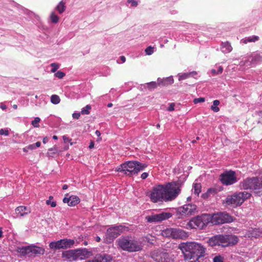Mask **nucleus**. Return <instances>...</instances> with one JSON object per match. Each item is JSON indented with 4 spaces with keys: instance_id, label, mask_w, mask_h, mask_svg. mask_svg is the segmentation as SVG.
I'll list each match as a JSON object with an SVG mask.
<instances>
[{
    "instance_id": "6e6d98bb",
    "label": "nucleus",
    "mask_w": 262,
    "mask_h": 262,
    "mask_svg": "<svg viewBox=\"0 0 262 262\" xmlns=\"http://www.w3.org/2000/svg\"><path fill=\"white\" fill-rule=\"evenodd\" d=\"M28 149L30 150H33L35 148V146L34 144H31L27 146Z\"/></svg>"
},
{
    "instance_id": "b1692460",
    "label": "nucleus",
    "mask_w": 262,
    "mask_h": 262,
    "mask_svg": "<svg viewBox=\"0 0 262 262\" xmlns=\"http://www.w3.org/2000/svg\"><path fill=\"white\" fill-rule=\"evenodd\" d=\"M66 8V3L63 1H61L56 7L55 9L59 14H62L65 11Z\"/></svg>"
},
{
    "instance_id": "473e14b6",
    "label": "nucleus",
    "mask_w": 262,
    "mask_h": 262,
    "mask_svg": "<svg viewBox=\"0 0 262 262\" xmlns=\"http://www.w3.org/2000/svg\"><path fill=\"white\" fill-rule=\"evenodd\" d=\"M60 99L59 97L57 95H53L51 97V101L52 103L57 104L60 102Z\"/></svg>"
},
{
    "instance_id": "37998d69",
    "label": "nucleus",
    "mask_w": 262,
    "mask_h": 262,
    "mask_svg": "<svg viewBox=\"0 0 262 262\" xmlns=\"http://www.w3.org/2000/svg\"><path fill=\"white\" fill-rule=\"evenodd\" d=\"M205 101V98L203 97H200L198 98L194 99L193 102L194 104H197L200 102H203Z\"/></svg>"
},
{
    "instance_id": "ddd939ff",
    "label": "nucleus",
    "mask_w": 262,
    "mask_h": 262,
    "mask_svg": "<svg viewBox=\"0 0 262 262\" xmlns=\"http://www.w3.org/2000/svg\"><path fill=\"white\" fill-rule=\"evenodd\" d=\"M221 181L222 184L229 185H232L237 181V178L235 176V172L232 170H229L221 175Z\"/></svg>"
},
{
    "instance_id": "c85d7f7f",
    "label": "nucleus",
    "mask_w": 262,
    "mask_h": 262,
    "mask_svg": "<svg viewBox=\"0 0 262 262\" xmlns=\"http://www.w3.org/2000/svg\"><path fill=\"white\" fill-rule=\"evenodd\" d=\"M229 245L236 244L238 242V237L235 235H228Z\"/></svg>"
},
{
    "instance_id": "20e7f679",
    "label": "nucleus",
    "mask_w": 262,
    "mask_h": 262,
    "mask_svg": "<svg viewBox=\"0 0 262 262\" xmlns=\"http://www.w3.org/2000/svg\"><path fill=\"white\" fill-rule=\"evenodd\" d=\"M92 255V251L87 249H77L64 251L62 253V257L64 260L73 261L78 260H83Z\"/></svg>"
},
{
    "instance_id": "f3484780",
    "label": "nucleus",
    "mask_w": 262,
    "mask_h": 262,
    "mask_svg": "<svg viewBox=\"0 0 262 262\" xmlns=\"http://www.w3.org/2000/svg\"><path fill=\"white\" fill-rule=\"evenodd\" d=\"M188 236V233L184 230L179 228H173L172 238L184 239Z\"/></svg>"
},
{
    "instance_id": "c756f323",
    "label": "nucleus",
    "mask_w": 262,
    "mask_h": 262,
    "mask_svg": "<svg viewBox=\"0 0 262 262\" xmlns=\"http://www.w3.org/2000/svg\"><path fill=\"white\" fill-rule=\"evenodd\" d=\"M223 52H229L232 50V47L228 42H224L222 43Z\"/></svg>"
},
{
    "instance_id": "7ed1b4c3",
    "label": "nucleus",
    "mask_w": 262,
    "mask_h": 262,
    "mask_svg": "<svg viewBox=\"0 0 262 262\" xmlns=\"http://www.w3.org/2000/svg\"><path fill=\"white\" fill-rule=\"evenodd\" d=\"M116 243L120 249L129 252L141 251L143 247L140 242L129 235L121 236L116 241Z\"/></svg>"
},
{
    "instance_id": "774afa93",
    "label": "nucleus",
    "mask_w": 262,
    "mask_h": 262,
    "mask_svg": "<svg viewBox=\"0 0 262 262\" xmlns=\"http://www.w3.org/2000/svg\"><path fill=\"white\" fill-rule=\"evenodd\" d=\"M95 134L97 136H100L101 135L100 132L98 130H96Z\"/></svg>"
},
{
    "instance_id": "bb28decb",
    "label": "nucleus",
    "mask_w": 262,
    "mask_h": 262,
    "mask_svg": "<svg viewBox=\"0 0 262 262\" xmlns=\"http://www.w3.org/2000/svg\"><path fill=\"white\" fill-rule=\"evenodd\" d=\"M259 40V37L257 36H253L245 38L243 40L244 43H247L248 42H255Z\"/></svg>"
},
{
    "instance_id": "a19ab883",
    "label": "nucleus",
    "mask_w": 262,
    "mask_h": 262,
    "mask_svg": "<svg viewBox=\"0 0 262 262\" xmlns=\"http://www.w3.org/2000/svg\"><path fill=\"white\" fill-rule=\"evenodd\" d=\"M51 66L52 67L51 69V72L55 73L57 69L59 68V64L56 63H52L51 64Z\"/></svg>"
},
{
    "instance_id": "338daca9",
    "label": "nucleus",
    "mask_w": 262,
    "mask_h": 262,
    "mask_svg": "<svg viewBox=\"0 0 262 262\" xmlns=\"http://www.w3.org/2000/svg\"><path fill=\"white\" fill-rule=\"evenodd\" d=\"M68 186L67 185H66V184L63 185V186H62V189L63 190L67 189H68Z\"/></svg>"
},
{
    "instance_id": "0e129e2a",
    "label": "nucleus",
    "mask_w": 262,
    "mask_h": 262,
    "mask_svg": "<svg viewBox=\"0 0 262 262\" xmlns=\"http://www.w3.org/2000/svg\"><path fill=\"white\" fill-rule=\"evenodd\" d=\"M1 108L2 110H6V109L7 108V106H6V105H5V104H2L1 105Z\"/></svg>"
},
{
    "instance_id": "052dcab7",
    "label": "nucleus",
    "mask_w": 262,
    "mask_h": 262,
    "mask_svg": "<svg viewBox=\"0 0 262 262\" xmlns=\"http://www.w3.org/2000/svg\"><path fill=\"white\" fill-rule=\"evenodd\" d=\"M85 262H97L96 260V257L95 256L93 259L86 260Z\"/></svg>"
},
{
    "instance_id": "69168bd1",
    "label": "nucleus",
    "mask_w": 262,
    "mask_h": 262,
    "mask_svg": "<svg viewBox=\"0 0 262 262\" xmlns=\"http://www.w3.org/2000/svg\"><path fill=\"white\" fill-rule=\"evenodd\" d=\"M3 235V232L2 231V229L1 228H0V238L1 237H2Z\"/></svg>"
},
{
    "instance_id": "4be33fe9",
    "label": "nucleus",
    "mask_w": 262,
    "mask_h": 262,
    "mask_svg": "<svg viewBox=\"0 0 262 262\" xmlns=\"http://www.w3.org/2000/svg\"><path fill=\"white\" fill-rule=\"evenodd\" d=\"M96 260L97 262H112V258L107 255H96Z\"/></svg>"
},
{
    "instance_id": "49530a36",
    "label": "nucleus",
    "mask_w": 262,
    "mask_h": 262,
    "mask_svg": "<svg viewBox=\"0 0 262 262\" xmlns=\"http://www.w3.org/2000/svg\"><path fill=\"white\" fill-rule=\"evenodd\" d=\"M208 193L211 195H213L216 193V190L215 188H209L207 190Z\"/></svg>"
},
{
    "instance_id": "6ab92c4d",
    "label": "nucleus",
    "mask_w": 262,
    "mask_h": 262,
    "mask_svg": "<svg viewBox=\"0 0 262 262\" xmlns=\"http://www.w3.org/2000/svg\"><path fill=\"white\" fill-rule=\"evenodd\" d=\"M15 212L18 216L22 217L30 213L31 211L27 207L21 206L16 208Z\"/></svg>"
},
{
    "instance_id": "1a4fd4ad",
    "label": "nucleus",
    "mask_w": 262,
    "mask_h": 262,
    "mask_svg": "<svg viewBox=\"0 0 262 262\" xmlns=\"http://www.w3.org/2000/svg\"><path fill=\"white\" fill-rule=\"evenodd\" d=\"M125 228L122 225L112 226L108 228L105 234L106 241L108 243H111L123 232Z\"/></svg>"
},
{
    "instance_id": "79ce46f5",
    "label": "nucleus",
    "mask_w": 262,
    "mask_h": 262,
    "mask_svg": "<svg viewBox=\"0 0 262 262\" xmlns=\"http://www.w3.org/2000/svg\"><path fill=\"white\" fill-rule=\"evenodd\" d=\"M213 262H224V258L221 255L216 256L213 258Z\"/></svg>"
},
{
    "instance_id": "4c0bfd02",
    "label": "nucleus",
    "mask_w": 262,
    "mask_h": 262,
    "mask_svg": "<svg viewBox=\"0 0 262 262\" xmlns=\"http://www.w3.org/2000/svg\"><path fill=\"white\" fill-rule=\"evenodd\" d=\"M145 52L146 55H150L154 53V47L151 46L148 47L145 50Z\"/></svg>"
},
{
    "instance_id": "8fccbe9b",
    "label": "nucleus",
    "mask_w": 262,
    "mask_h": 262,
    "mask_svg": "<svg viewBox=\"0 0 262 262\" xmlns=\"http://www.w3.org/2000/svg\"><path fill=\"white\" fill-rule=\"evenodd\" d=\"M80 113H74L72 114V117L74 119H78L80 116Z\"/></svg>"
},
{
    "instance_id": "dca6fc26",
    "label": "nucleus",
    "mask_w": 262,
    "mask_h": 262,
    "mask_svg": "<svg viewBox=\"0 0 262 262\" xmlns=\"http://www.w3.org/2000/svg\"><path fill=\"white\" fill-rule=\"evenodd\" d=\"M251 194L247 191L239 192L233 194L236 202V207L241 206L244 202L250 198Z\"/></svg>"
},
{
    "instance_id": "c9c22d12",
    "label": "nucleus",
    "mask_w": 262,
    "mask_h": 262,
    "mask_svg": "<svg viewBox=\"0 0 262 262\" xmlns=\"http://www.w3.org/2000/svg\"><path fill=\"white\" fill-rule=\"evenodd\" d=\"M53 199V197L52 196H50L49 200L46 201V204L48 205H50L52 207H55L56 206V203L54 201L52 202Z\"/></svg>"
},
{
    "instance_id": "603ef678",
    "label": "nucleus",
    "mask_w": 262,
    "mask_h": 262,
    "mask_svg": "<svg viewBox=\"0 0 262 262\" xmlns=\"http://www.w3.org/2000/svg\"><path fill=\"white\" fill-rule=\"evenodd\" d=\"M63 140L64 142H70L71 141V139H69L68 137L66 136H63Z\"/></svg>"
},
{
    "instance_id": "f03ea898",
    "label": "nucleus",
    "mask_w": 262,
    "mask_h": 262,
    "mask_svg": "<svg viewBox=\"0 0 262 262\" xmlns=\"http://www.w3.org/2000/svg\"><path fill=\"white\" fill-rule=\"evenodd\" d=\"M184 258L189 262H200V258L205 256L206 249L201 244L196 242H187L180 246Z\"/></svg>"
},
{
    "instance_id": "4d7b16f0",
    "label": "nucleus",
    "mask_w": 262,
    "mask_h": 262,
    "mask_svg": "<svg viewBox=\"0 0 262 262\" xmlns=\"http://www.w3.org/2000/svg\"><path fill=\"white\" fill-rule=\"evenodd\" d=\"M223 71V68L222 67H219L216 74H221Z\"/></svg>"
},
{
    "instance_id": "a18cd8bd",
    "label": "nucleus",
    "mask_w": 262,
    "mask_h": 262,
    "mask_svg": "<svg viewBox=\"0 0 262 262\" xmlns=\"http://www.w3.org/2000/svg\"><path fill=\"white\" fill-rule=\"evenodd\" d=\"M261 56H260V55L258 54H256L253 57L252 61L260 60L261 59Z\"/></svg>"
},
{
    "instance_id": "f257e3e1",
    "label": "nucleus",
    "mask_w": 262,
    "mask_h": 262,
    "mask_svg": "<svg viewBox=\"0 0 262 262\" xmlns=\"http://www.w3.org/2000/svg\"><path fill=\"white\" fill-rule=\"evenodd\" d=\"M181 184L176 182L159 185L153 187L150 199L152 202H169L176 199L181 191Z\"/></svg>"
},
{
    "instance_id": "39448f33",
    "label": "nucleus",
    "mask_w": 262,
    "mask_h": 262,
    "mask_svg": "<svg viewBox=\"0 0 262 262\" xmlns=\"http://www.w3.org/2000/svg\"><path fill=\"white\" fill-rule=\"evenodd\" d=\"M146 167L147 165L144 163L137 161H128L120 165L117 170L122 172L127 176H132L144 170Z\"/></svg>"
},
{
    "instance_id": "412c9836",
    "label": "nucleus",
    "mask_w": 262,
    "mask_h": 262,
    "mask_svg": "<svg viewBox=\"0 0 262 262\" xmlns=\"http://www.w3.org/2000/svg\"><path fill=\"white\" fill-rule=\"evenodd\" d=\"M223 203L226 205L236 206L235 199V198L233 197V194L227 196V198L223 201Z\"/></svg>"
},
{
    "instance_id": "3c124183",
    "label": "nucleus",
    "mask_w": 262,
    "mask_h": 262,
    "mask_svg": "<svg viewBox=\"0 0 262 262\" xmlns=\"http://www.w3.org/2000/svg\"><path fill=\"white\" fill-rule=\"evenodd\" d=\"M148 176V173L147 172H143L141 176V178L144 180V179H145Z\"/></svg>"
},
{
    "instance_id": "2f4dec72",
    "label": "nucleus",
    "mask_w": 262,
    "mask_h": 262,
    "mask_svg": "<svg viewBox=\"0 0 262 262\" xmlns=\"http://www.w3.org/2000/svg\"><path fill=\"white\" fill-rule=\"evenodd\" d=\"M201 185L200 183H196L193 186V192L196 195H199L201 192Z\"/></svg>"
},
{
    "instance_id": "864d4df0",
    "label": "nucleus",
    "mask_w": 262,
    "mask_h": 262,
    "mask_svg": "<svg viewBox=\"0 0 262 262\" xmlns=\"http://www.w3.org/2000/svg\"><path fill=\"white\" fill-rule=\"evenodd\" d=\"M257 230H253V232L252 233V236L256 237L257 236H259V234L257 233Z\"/></svg>"
},
{
    "instance_id": "393cba45",
    "label": "nucleus",
    "mask_w": 262,
    "mask_h": 262,
    "mask_svg": "<svg viewBox=\"0 0 262 262\" xmlns=\"http://www.w3.org/2000/svg\"><path fill=\"white\" fill-rule=\"evenodd\" d=\"M173 228H166L162 232V235L163 236L172 238Z\"/></svg>"
},
{
    "instance_id": "6e6552de",
    "label": "nucleus",
    "mask_w": 262,
    "mask_h": 262,
    "mask_svg": "<svg viewBox=\"0 0 262 262\" xmlns=\"http://www.w3.org/2000/svg\"><path fill=\"white\" fill-rule=\"evenodd\" d=\"M16 251L19 253L20 256H30L32 254H41L45 253V250L43 248L37 247L35 245H30L27 246L17 247Z\"/></svg>"
},
{
    "instance_id": "de8ad7c7",
    "label": "nucleus",
    "mask_w": 262,
    "mask_h": 262,
    "mask_svg": "<svg viewBox=\"0 0 262 262\" xmlns=\"http://www.w3.org/2000/svg\"><path fill=\"white\" fill-rule=\"evenodd\" d=\"M174 106H175L174 103H170L169 106L167 108V110L170 112L174 111Z\"/></svg>"
},
{
    "instance_id": "9b49d317",
    "label": "nucleus",
    "mask_w": 262,
    "mask_h": 262,
    "mask_svg": "<svg viewBox=\"0 0 262 262\" xmlns=\"http://www.w3.org/2000/svg\"><path fill=\"white\" fill-rule=\"evenodd\" d=\"M210 222L214 224H222L233 221L232 217L226 212H219L210 215Z\"/></svg>"
},
{
    "instance_id": "ea45409f",
    "label": "nucleus",
    "mask_w": 262,
    "mask_h": 262,
    "mask_svg": "<svg viewBox=\"0 0 262 262\" xmlns=\"http://www.w3.org/2000/svg\"><path fill=\"white\" fill-rule=\"evenodd\" d=\"M54 75L55 77H56L59 79H61L63 77L65 76L66 74L64 73H63L60 71H58L56 73H55Z\"/></svg>"
},
{
    "instance_id": "7c9ffc66",
    "label": "nucleus",
    "mask_w": 262,
    "mask_h": 262,
    "mask_svg": "<svg viewBox=\"0 0 262 262\" xmlns=\"http://www.w3.org/2000/svg\"><path fill=\"white\" fill-rule=\"evenodd\" d=\"M50 18L53 23L57 24L59 21V17L54 12L51 13Z\"/></svg>"
},
{
    "instance_id": "13d9d810",
    "label": "nucleus",
    "mask_w": 262,
    "mask_h": 262,
    "mask_svg": "<svg viewBox=\"0 0 262 262\" xmlns=\"http://www.w3.org/2000/svg\"><path fill=\"white\" fill-rule=\"evenodd\" d=\"M94 147V142L93 141H91L90 145L89 146L90 149H92Z\"/></svg>"
},
{
    "instance_id": "5701e85b",
    "label": "nucleus",
    "mask_w": 262,
    "mask_h": 262,
    "mask_svg": "<svg viewBox=\"0 0 262 262\" xmlns=\"http://www.w3.org/2000/svg\"><path fill=\"white\" fill-rule=\"evenodd\" d=\"M196 74H197V73L195 71H193V72H189V73H183L181 75L179 74L178 75V77H179L178 79L179 81L184 80V79H187L190 77H193L194 75H196Z\"/></svg>"
},
{
    "instance_id": "58836bf2",
    "label": "nucleus",
    "mask_w": 262,
    "mask_h": 262,
    "mask_svg": "<svg viewBox=\"0 0 262 262\" xmlns=\"http://www.w3.org/2000/svg\"><path fill=\"white\" fill-rule=\"evenodd\" d=\"M147 87L149 89H154L157 87V84L155 81H152L147 83Z\"/></svg>"
},
{
    "instance_id": "423d86ee",
    "label": "nucleus",
    "mask_w": 262,
    "mask_h": 262,
    "mask_svg": "<svg viewBox=\"0 0 262 262\" xmlns=\"http://www.w3.org/2000/svg\"><path fill=\"white\" fill-rule=\"evenodd\" d=\"M240 187L243 189L251 190L258 196L261 194L262 185L260 180L257 177L247 178L240 184Z\"/></svg>"
},
{
    "instance_id": "2eb2a0df",
    "label": "nucleus",
    "mask_w": 262,
    "mask_h": 262,
    "mask_svg": "<svg viewBox=\"0 0 262 262\" xmlns=\"http://www.w3.org/2000/svg\"><path fill=\"white\" fill-rule=\"evenodd\" d=\"M178 211L182 215H191L196 212V206L192 204H186L179 207Z\"/></svg>"
},
{
    "instance_id": "f704fd0d",
    "label": "nucleus",
    "mask_w": 262,
    "mask_h": 262,
    "mask_svg": "<svg viewBox=\"0 0 262 262\" xmlns=\"http://www.w3.org/2000/svg\"><path fill=\"white\" fill-rule=\"evenodd\" d=\"M57 151L58 149L57 147L56 146H54L53 147L49 148L48 149V152L47 154L49 157H53V155L57 153Z\"/></svg>"
},
{
    "instance_id": "c03bdc74",
    "label": "nucleus",
    "mask_w": 262,
    "mask_h": 262,
    "mask_svg": "<svg viewBox=\"0 0 262 262\" xmlns=\"http://www.w3.org/2000/svg\"><path fill=\"white\" fill-rule=\"evenodd\" d=\"M9 131L7 129H0V135H5V136H8L9 135Z\"/></svg>"
},
{
    "instance_id": "bf43d9fd",
    "label": "nucleus",
    "mask_w": 262,
    "mask_h": 262,
    "mask_svg": "<svg viewBox=\"0 0 262 262\" xmlns=\"http://www.w3.org/2000/svg\"><path fill=\"white\" fill-rule=\"evenodd\" d=\"M48 140H49L48 138L47 137H46L43 138V139L42 140V142L44 144H45L48 142Z\"/></svg>"
},
{
    "instance_id": "a211bd4d",
    "label": "nucleus",
    "mask_w": 262,
    "mask_h": 262,
    "mask_svg": "<svg viewBox=\"0 0 262 262\" xmlns=\"http://www.w3.org/2000/svg\"><path fill=\"white\" fill-rule=\"evenodd\" d=\"M64 203H68L70 206H74L80 202V199L75 195H71L69 198L65 197L63 199Z\"/></svg>"
},
{
    "instance_id": "680f3d73",
    "label": "nucleus",
    "mask_w": 262,
    "mask_h": 262,
    "mask_svg": "<svg viewBox=\"0 0 262 262\" xmlns=\"http://www.w3.org/2000/svg\"><path fill=\"white\" fill-rule=\"evenodd\" d=\"M120 59H121V61H122V63H124V62H125L126 58H125V56H121L120 57Z\"/></svg>"
},
{
    "instance_id": "f8f14e48",
    "label": "nucleus",
    "mask_w": 262,
    "mask_h": 262,
    "mask_svg": "<svg viewBox=\"0 0 262 262\" xmlns=\"http://www.w3.org/2000/svg\"><path fill=\"white\" fill-rule=\"evenodd\" d=\"M151 257L157 262H172L173 259L169 254L164 250H156L152 251Z\"/></svg>"
},
{
    "instance_id": "cd10ccee",
    "label": "nucleus",
    "mask_w": 262,
    "mask_h": 262,
    "mask_svg": "<svg viewBox=\"0 0 262 262\" xmlns=\"http://www.w3.org/2000/svg\"><path fill=\"white\" fill-rule=\"evenodd\" d=\"M220 101L215 100L213 101V105L211 106V109L214 112H218L220 111L219 107L217 106L220 104Z\"/></svg>"
},
{
    "instance_id": "5fc2aeb1",
    "label": "nucleus",
    "mask_w": 262,
    "mask_h": 262,
    "mask_svg": "<svg viewBox=\"0 0 262 262\" xmlns=\"http://www.w3.org/2000/svg\"><path fill=\"white\" fill-rule=\"evenodd\" d=\"M210 196V194L209 193H208V191H207L206 193L203 194V195H202V196L204 199H207L208 197H209Z\"/></svg>"
},
{
    "instance_id": "9d476101",
    "label": "nucleus",
    "mask_w": 262,
    "mask_h": 262,
    "mask_svg": "<svg viewBox=\"0 0 262 262\" xmlns=\"http://www.w3.org/2000/svg\"><path fill=\"white\" fill-rule=\"evenodd\" d=\"M75 244V241L72 239L64 238L56 242H51L49 244L50 249L56 250L60 249L71 248Z\"/></svg>"
},
{
    "instance_id": "e433bc0d",
    "label": "nucleus",
    "mask_w": 262,
    "mask_h": 262,
    "mask_svg": "<svg viewBox=\"0 0 262 262\" xmlns=\"http://www.w3.org/2000/svg\"><path fill=\"white\" fill-rule=\"evenodd\" d=\"M40 119L39 117H36L31 122V124L35 127H39V122Z\"/></svg>"
},
{
    "instance_id": "72a5a7b5",
    "label": "nucleus",
    "mask_w": 262,
    "mask_h": 262,
    "mask_svg": "<svg viewBox=\"0 0 262 262\" xmlns=\"http://www.w3.org/2000/svg\"><path fill=\"white\" fill-rule=\"evenodd\" d=\"M91 110V106L90 105H86L84 107H83L81 111V114L82 115H89L90 112V111Z\"/></svg>"
},
{
    "instance_id": "e2e57ef3",
    "label": "nucleus",
    "mask_w": 262,
    "mask_h": 262,
    "mask_svg": "<svg viewBox=\"0 0 262 262\" xmlns=\"http://www.w3.org/2000/svg\"><path fill=\"white\" fill-rule=\"evenodd\" d=\"M34 145H35V147H39L40 146L41 143L40 142L38 141V142H36Z\"/></svg>"
},
{
    "instance_id": "0eeeda50",
    "label": "nucleus",
    "mask_w": 262,
    "mask_h": 262,
    "mask_svg": "<svg viewBox=\"0 0 262 262\" xmlns=\"http://www.w3.org/2000/svg\"><path fill=\"white\" fill-rule=\"evenodd\" d=\"M210 214H203L192 218L188 223L190 228L203 229L210 222Z\"/></svg>"
},
{
    "instance_id": "09e8293b",
    "label": "nucleus",
    "mask_w": 262,
    "mask_h": 262,
    "mask_svg": "<svg viewBox=\"0 0 262 262\" xmlns=\"http://www.w3.org/2000/svg\"><path fill=\"white\" fill-rule=\"evenodd\" d=\"M127 2L130 3L133 7H136L138 5V2L135 0H127Z\"/></svg>"
},
{
    "instance_id": "aec40b11",
    "label": "nucleus",
    "mask_w": 262,
    "mask_h": 262,
    "mask_svg": "<svg viewBox=\"0 0 262 262\" xmlns=\"http://www.w3.org/2000/svg\"><path fill=\"white\" fill-rule=\"evenodd\" d=\"M219 237V246L223 247H227L229 246V242L228 235H218Z\"/></svg>"
},
{
    "instance_id": "4468645a",
    "label": "nucleus",
    "mask_w": 262,
    "mask_h": 262,
    "mask_svg": "<svg viewBox=\"0 0 262 262\" xmlns=\"http://www.w3.org/2000/svg\"><path fill=\"white\" fill-rule=\"evenodd\" d=\"M170 213L162 212L159 214H155L146 216L145 219L149 223L160 222L171 217Z\"/></svg>"
},
{
    "instance_id": "a878e982",
    "label": "nucleus",
    "mask_w": 262,
    "mask_h": 262,
    "mask_svg": "<svg viewBox=\"0 0 262 262\" xmlns=\"http://www.w3.org/2000/svg\"><path fill=\"white\" fill-rule=\"evenodd\" d=\"M208 244L213 247L216 245L219 246V237L218 235H215L211 238H210L208 241Z\"/></svg>"
}]
</instances>
